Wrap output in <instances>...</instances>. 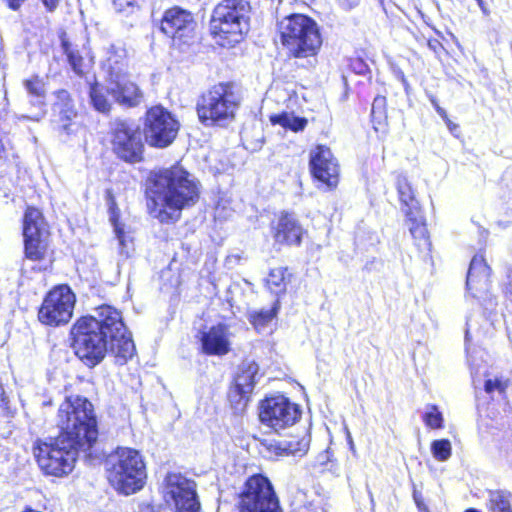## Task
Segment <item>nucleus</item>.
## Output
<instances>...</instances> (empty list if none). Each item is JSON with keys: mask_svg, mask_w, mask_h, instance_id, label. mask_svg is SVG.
I'll use <instances>...</instances> for the list:
<instances>
[{"mask_svg": "<svg viewBox=\"0 0 512 512\" xmlns=\"http://www.w3.org/2000/svg\"><path fill=\"white\" fill-rule=\"evenodd\" d=\"M7 2H8V6L11 9L17 10L25 2V0H7Z\"/></svg>", "mask_w": 512, "mask_h": 512, "instance_id": "obj_48", "label": "nucleus"}, {"mask_svg": "<svg viewBox=\"0 0 512 512\" xmlns=\"http://www.w3.org/2000/svg\"><path fill=\"white\" fill-rule=\"evenodd\" d=\"M26 258L32 261L43 259L47 249V230L40 210L28 207L23 222Z\"/></svg>", "mask_w": 512, "mask_h": 512, "instance_id": "obj_15", "label": "nucleus"}, {"mask_svg": "<svg viewBox=\"0 0 512 512\" xmlns=\"http://www.w3.org/2000/svg\"><path fill=\"white\" fill-rule=\"evenodd\" d=\"M258 370V364L253 360L246 359L240 365L234 385L228 393L229 401L235 410H243L247 405L249 396L254 389Z\"/></svg>", "mask_w": 512, "mask_h": 512, "instance_id": "obj_16", "label": "nucleus"}, {"mask_svg": "<svg viewBox=\"0 0 512 512\" xmlns=\"http://www.w3.org/2000/svg\"><path fill=\"white\" fill-rule=\"evenodd\" d=\"M251 6L247 0H222L213 10L210 30L216 43L233 47L249 30Z\"/></svg>", "mask_w": 512, "mask_h": 512, "instance_id": "obj_4", "label": "nucleus"}, {"mask_svg": "<svg viewBox=\"0 0 512 512\" xmlns=\"http://www.w3.org/2000/svg\"><path fill=\"white\" fill-rule=\"evenodd\" d=\"M53 113L57 118L60 129L69 133L72 120L77 116V110L70 93L67 90H58L54 93Z\"/></svg>", "mask_w": 512, "mask_h": 512, "instance_id": "obj_26", "label": "nucleus"}, {"mask_svg": "<svg viewBox=\"0 0 512 512\" xmlns=\"http://www.w3.org/2000/svg\"><path fill=\"white\" fill-rule=\"evenodd\" d=\"M48 12H54L61 0H40Z\"/></svg>", "mask_w": 512, "mask_h": 512, "instance_id": "obj_45", "label": "nucleus"}, {"mask_svg": "<svg viewBox=\"0 0 512 512\" xmlns=\"http://www.w3.org/2000/svg\"><path fill=\"white\" fill-rule=\"evenodd\" d=\"M431 103L439 116H441L442 118L447 117L446 111L442 107L439 106V104L435 98H433V97L431 98Z\"/></svg>", "mask_w": 512, "mask_h": 512, "instance_id": "obj_47", "label": "nucleus"}, {"mask_svg": "<svg viewBox=\"0 0 512 512\" xmlns=\"http://www.w3.org/2000/svg\"><path fill=\"white\" fill-rule=\"evenodd\" d=\"M287 268L277 267L270 270L266 279V285L271 293L275 295L282 294L286 291L287 286Z\"/></svg>", "mask_w": 512, "mask_h": 512, "instance_id": "obj_33", "label": "nucleus"}, {"mask_svg": "<svg viewBox=\"0 0 512 512\" xmlns=\"http://www.w3.org/2000/svg\"><path fill=\"white\" fill-rule=\"evenodd\" d=\"M6 403V396L3 386L0 384V406Z\"/></svg>", "mask_w": 512, "mask_h": 512, "instance_id": "obj_49", "label": "nucleus"}, {"mask_svg": "<svg viewBox=\"0 0 512 512\" xmlns=\"http://www.w3.org/2000/svg\"><path fill=\"white\" fill-rule=\"evenodd\" d=\"M491 269L487 265L483 255L476 254L469 266L466 286L469 291H486L490 282Z\"/></svg>", "mask_w": 512, "mask_h": 512, "instance_id": "obj_25", "label": "nucleus"}, {"mask_svg": "<svg viewBox=\"0 0 512 512\" xmlns=\"http://www.w3.org/2000/svg\"><path fill=\"white\" fill-rule=\"evenodd\" d=\"M424 423L432 429H440L443 427V416L435 405H429L423 414Z\"/></svg>", "mask_w": 512, "mask_h": 512, "instance_id": "obj_38", "label": "nucleus"}, {"mask_svg": "<svg viewBox=\"0 0 512 512\" xmlns=\"http://www.w3.org/2000/svg\"><path fill=\"white\" fill-rule=\"evenodd\" d=\"M484 388L487 393H491L494 390H499V391L504 390L501 381H499L498 379H495V380L487 379L485 381Z\"/></svg>", "mask_w": 512, "mask_h": 512, "instance_id": "obj_42", "label": "nucleus"}, {"mask_svg": "<svg viewBox=\"0 0 512 512\" xmlns=\"http://www.w3.org/2000/svg\"><path fill=\"white\" fill-rule=\"evenodd\" d=\"M89 85L90 102L93 108L100 113H108L111 110L112 104L106 96V89L104 90V88L98 84L95 78L94 82L89 83Z\"/></svg>", "mask_w": 512, "mask_h": 512, "instance_id": "obj_31", "label": "nucleus"}, {"mask_svg": "<svg viewBox=\"0 0 512 512\" xmlns=\"http://www.w3.org/2000/svg\"><path fill=\"white\" fill-rule=\"evenodd\" d=\"M200 341L204 354L223 356L230 351L229 328L221 323L212 326L201 333Z\"/></svg>", "mask_w": 512, "mask_h": 512, "instance_id": "obj_21", "label": "nucleus"}, {"mask_svg": "<svg viewBox=\"0 0 512 512\" xmlns=\"http://www.w3.org/2000/svg\"><path fill=\"white\" fill-rule=\"evenodd\" d=\"M240 512H282L270 481L262 475L247 479L239 500Z\"/></svg>", "mask_w": 512, "mask_h": 512, "instance_id": "obj_9", "label": "nucleus"}, {"mask_svg": "<svg viewBox=\"0 0 512 512\" xmlns=\"http://www.w3.org/2000/svg\"><path fill=\"white\" fill-rule=\"evenodd\" d=\"M141 0H113L114 8L119 13L130 14L139 7Z\"/></svg>", "mask_w": 512, "mask_h": 512, "instance_id": "obj_40", "label": "nucleus"}, {"mask_svg": "<svg viewBox=\"0 0 512 512\" xmlns=\"http://www.w3.org/2000/svg\"><path fill=\"white\" fill-rule=\"evenodd\" d=\"M126 57V50L122 46L110 44L105 49V55L101 60L105 83L128 74Z\"/></svg>", "mask_w": 512, "mask_h": 512, "instance_id": "obj_22", "label": "nucleus"}, {"mask_svg": "<svg viewBox=\"0 0 512 512\" xmlns=\"http://www.w3.org/2000/svg\"><path fill=\"white\" fill-rule=\"evenodd\" d=\"M272 230L273 238L278 244L289 246L301 244L304 229L292 213H281Z\"/></svg>", "mask_w": 512, "mask_h": 512, "instance_id": "obj_20", "label": "nucleus"}, {"mask_svg": "<svg viewBox=\"0 0 512 512\" xmlns=\"http://www.w3.org/2000/svg\"><path fill=\"white\" fill-rule=\"evenodd\" d=\"M278 309L279 301H276L271 309H261L259 311L250 312L248 314V319L254 328L260 331L276 317Z\"/></svg>", "mask_w": 512, "mask_h": 512, "instance_id": "obj_34", "label": "nucleus"}, {"mask_svg": "<svg viewBox=\"0 0 512 512\" xmlns=\"http://www.w3.org/2000/svg\"><path fill=\"white\" fill-rule=\"evenodd\" d=\"M487 509L489 512H512V494L506 490H490Z\"/></svg>", "mask_w": 512, "mask_h": 512, "instance_id": "obj_29", "label": "nucleus"}, {"mask_svg": "<svg viewBox=\"0 0 512 512\" xmlns=\"http://www.w3.org/2000/svg\"><path fill=\"white\" fill-rule=\"evenodd\" d=\"M396 189L401 203V210L405 216H411L420 211L419 202L416 199L415 191L404 175H398L396 179Z\"/></svg>", "mask_w": 512, "mask_h": 512, "instance_id": "obj_27", "label": "nucleus"}, {"mask_svg": "<svg viewBox=\"0 0 512 512\" xmlns=\"http://www.w3.org/2000/svg\"><path fill=\"white\" fill-rule=\"evenodd\" d=\"M282 45L296 58L314 56L322 45L319 26L304 14H291L278 22Z\"/></svg>", "mask_w": 512, "mask_h": 512, "instance_id": "obj_5", "label": "nucleus"}, {"mask_svg": "<svg viewBox=\"0 0 512 512\" xmlns=\"http://www.w3.org/2000/svg\"><path fill=\"white\" fill-rule=\"evenodd\" d=\"M180 124L162 106L150 108L145 115L144 136L146 142L156 148H166L176 139Z\"/></svg>", "mask_w": 512, "mask_h": 512, "instance_id": "obj_10", "label": "nucleus"}, {"mask_svg": "<svg viewBox=\"0 0 512 512\" xmlns=\"http://www.w3.org/2000/svg\"><path fill=\"white\" fill-rule=\"evenodd\" d=\"M106 91L120 105L136 107L143 101V92L130 79L129 74L106 83Z\"/></svg>", "mask_w": 512, "mask_h": 512, "instance_id": "obj_19", "label": "nucleus"}, {"mask_svg": "<svg viewBox=\"0 0 512 512\" xmlns=\"http://www.w3.org/2000/svg\"><path fill=\"white\" fill-rule=\"evenodd\" d=\"M122 328V316L109 305L95 309V314L81 317L71 328L72 348L87 366L100 363L108 351L109 329Z\"/></svg>", "mask_w": 512, "mask_h": 512, "instance_id": "obj_2", "label": "nucleus"}, {"mask_svg": "<svg viewBox=\"0 0 512 512\" xmlns=\"http://www.w3.org/2000/svg\"><path fill=\"white\" fill-rule=\"evenodd\" d=\"M309 448V440L303 437L300 440L282 441L276 446V454L279 456H303Z\"/></svg>", "mask_w": 512, "mask_h": 512, "instance_id": "obj_32", "label": "nucleus"}, {"mask_svg": "<svg viewBox=\"0 0 512 512\" xmlns=\"http://www.w3.org/2000/svg\"><path fill=\"white\" fill-rule=\"evenodd\" d=\"M399 78H400V81L405 85V87H407L408 86V82L406 80L405 75L402 72L400 73Z\"/></svg>", "mask_w": 512, "mask_h": 512, "instance_id": "obj_51", "label": "nucleus"}, {"mask_svg": "<svg viewBox=\"0 0 512 512\" xmlns=\"http://www.w3.org/2000/svg\"><path fill=\"white\" fill-rule=\"evenodd\" d=\"M111 485L120 493L129 495L140 490L146 478V469L140 453L132 448L121 447L106 461Z\"/></svg>", "mask_w": 512, "mask_h": 512, "instance_id": "obj_6", "label": "nucleus"}, {"mask_svg": "<svg viewBox=\"0 0 512 512\" xmlns=\"http://www.w3.org/2000/svg\"><path fill=\"white\" fill-rule=\"evenodd\" d=\"M386 98L384 96H377L374 98L371 109L372 121L380 124L386 118L385 113Z\"/></svg>", "mask_w": 512, "mask_h": 512, "instance_id": "obj_39", "label": "nucleus"}, {"mask_svg": "<svg viewBox=\"0 0 512 512\" xmlns=\"http://www.w3.org/2000/svg\"><path fill=\"white\" fill-rule=\"evenodd\" d=\"M239 101L231 83L214 85L203 93L197 103L199 120L205 125L230 122L235 117Z\"/></svg>", "mask_w": 512, "mask_h": 512, "instance_id": "obj_8", "label": "nucleus"}, {"mask_svg": "<svg viewBox=\"0 0 512 512\" xmlns=\"http://www.w3.org/2000/svg\"><path fill=\"white\" fill-rule=\"evenodd\" d=\"M409 231L411 236L416 242L417 246H427L428 242V232L426 225L424 223L423 217L421 215V211L413 213L411 216H406Z\"/></svg>", "mask_w": 512, "mask_h": 512, "instance_id": "obj_30", "label": "nucleus"}, {"mask_svg": "<svg viewBox=\"0 0 512 512\" xmlns=\"http://www.w3.org/2000/svg\"><path fill=\"white\" fill-rule=\"evenodd\" d=\"M163 495L175 512H199L196 484L180 473H169L164 479Z\"/></svg>", "mask_w": 512, "mask_h": 512, "instance_id": "obj_12", "label": "nucleus"}, {"mask_svg": "<svg viewBox=\"0 0 512 512\" xmlns=\"http://www.w3.org/2000/svg\"><path fill=\"white\" fill-rule=\"evenodd\" d=\"M150 182V214L162 223L177 221L180 211L199 198V183L178 165L156 172Z\"/></svg>", "mask_w": 512, "mask_h": 512, "instance_id": "obj_1", "label": "nucleus"}, {"mask_svg": "<svg viewBox=\"0 0 512 512\" xmlns=\"http://www.w3.org/2000/svg\"><path fill=\"white\" fill-rule=\"evenodd\" d=\"M260 421L275 431L292 426L300 417L298 406L283 395L267 397L261 402Z\"/></svg>", "mask_w": 512, "mask_h": 512, "instance_id": "obj_14", "label": "nucleus"}, {"mask_svg": "<svg viewBox=\"0 0 512 512\" xmlns=\"http://www.w3.org/2000/svg\"><path fill=\"white\" fill-rule=\"evenodd\" d=\"M413 497H414L416 506L420 512H429L428 507L424 504V502L420 499V497L416 494V492H414Z\"/></svg>", "mask_w": 512, "mask_h": 512, "instance_id": "obj_46", "label": "nucleus"}, {"mask_svg": "<svg viewBox=\"0 0 512 512\" xmlns=\"http://www.w3.org/2000/svg\"><path fill=\"white\" fill-rule=\"evenodd\" d=\"M476 1H477L478 6L480 7V9L483 11V13L487 14L488 11H487V9H486V7L484 5L483 0H476Z\"/></svg>", "mask_w": 512, "mask_h": 512, "instance_id": "obj_50", "label": "nucleus"}, {"mask_svg": "<svg viewBox=\"0 0 512 512\" xmlns=\"http://www.w3.org/2000/svg\"><path fill=\"white\" fill-rule=\"evenodd\" d=\"M431 453L437 461H447L452 454L451 442L448 439L434 440L431 443Z\"/></svg>", "mask_w": 512, "mask_h": 512, "instance_id": "obj_36", "label": "nucleus"}, {"mask_svg": "<svg viewBox=\"0 0 512 512\" xmlns=\"http://www.w3.org/2000/svg\"><path fill=\"white\" fill-rule=\"evenodd\" d=\"M195 27L192 14L179 7L167 10L161 21V31L173 39L186 41L191 37Z\"/></svg>", "mask_w": 512, "mask_h": 512, "instance_id": "obj_18", "label": "nucleus"}, {"mask_svg": "<svg viewBox=\"0 0 512 512\" xmlns=\"http://www.w3.org/2000/svg\"><path fill=\"white\" fill-rule=\"evenodd\" d=\"M270 121L273 124H279L284 128H288L294 132L301 131L305 128L307 120L304 118L297 117L291 113H281L272 115Z\"/></svg>", "mask_w": 512, "mask_h": 512, "instance_id": "obj_35", "label": "nucleus"}, {"mask_svg": "<svg viewBox=\"0 0 512 512\" xmlns=\"http://www.w3.org/2000/svg\"><path fill=\"white\" fill-rule=\"evenodd\" d=\"M80 446L66 436L46 441H37L33 454L40 469L47 475L62 477L72 472Z\"/></svg>", "mask_w": 512, "mask_h": 512, "instance_id": "obj_7", "label": "nucleus"}, {"mask_svg": "<svg viewBox=\"0 0 512 512\" xmlns=\"http://www.w3.org/2000/svg\"><path fill=\"white\" fill-rule=\"evenodd\" d=\"M108 206H109V219L114 228L115 236L119 242L120 253L128 254V243L131 242L129 232L126 231L125 225L119 222V208L115 202L114 197L108 194Z\"/></svg>", "mask_w": 512, "mask_h": 512, "instance_id": "obj_28", "label": "nucleus"}, {"mask_svg": "<svg viewBox=\"0 0 512 512\" xmlns=\"http://www.w3.org/2000/svg\"><path fill=\"white\" fill-rule=\"evenodd\" d=\"M60 436L89 450L98 437L97 420L90 401L81 396H70L59 406L57 415Z\"/></svg>", "mask_w": 512, "mask_h": 512, "instance_id": "obj_3", "label": "nucleus"}, {"mask_svg": "<svg viewBox=\"0 0 512 512\" xmlns=\"http://www.w3.org/2000/svg\"><path fill=\"white\" fill-rule=\"evenodd\" d=\"M109 351L118 365H124L136 354L135 344L130 335H127L126 327L122 322V328L116 332L114 325L109 329Z\"/></svg>", "mask_w": 512, "mask_h": 512, "instance_id": "obj_23", "label": "nucleus"}, {"mask_svg": "<svg viewBox=\"0 0 512 512\" xmlns=\"http://www.w3.org/2000/svg\"><path fill=\"white\" fill-rule=\"evenodd\" d=\"M61 46L72 71L78 76L87 75L93 67L94 57L89 55L86 47L83 45L82 49H79L65 38L61 39Z\"/></svg>", "mask_w": 512, "mask_h": 512, "instance_id": "obj_24", "label": "nucleus"}, {"mask_svg": "<svg viewBox=\"0 0 512 512\" xmlns=\"http://www.w3.org/2000/svg\"><path fill=\"white\" fill-rule=\"evenodd\" d=\"M466 330H465V349H466V353H467V357H468V362L470 363L471 366H473V363H472V355H471V352H470V324L469 322L467 321L466 323ZM477 373V371L474 369V367L471 368V374H472V377H473V382L474 384L476 383L475 381V374Z\"/></svg>", "mask_w": 512, "mask_h": 512, "instance_id": "obj_41", "label": "nucleus"}, {"mask_svg": "<svg viewBox=\"0 0 512 512\" xmlns=\"http://www.w3.org/2000/svg\"><path fill=\"white\" fill-rule=\"evenodd\" d=\"M351 66L357 74H365L368 70V66L361 59H355Z\"/></svg>", "mask_w": 512, "mask_h": 512, "instance_id": "obj_43", "label": "nucleus"}, {"mask_svg": "<svg viewBox=\"0 0 512 512\" xmlns=\"http://www.w3.org/2000/svg\"><path fill=\"white\" fill-rule=\"evenodd\" d=\"M340 7L346 11L355 8L359 4V0H337Z\"/></svg>", "mask_w": 512, "mask_h": 512, "instance_id": "obj_44", "label": "nucleus"}, {"mask_svg": "<svg viewBox=\"0 0 512 512\" xmlns=\"http://www.w3.org/2000/svg\"><path fill=\"white\" fill-rule=\"evenodd\" d=\"M310 169L313 176L328 188H334L339 181V165L331 150L318 145L310 152Z\"/></svg>", "mask_w": 512, "mask_h": 512, "instance_id": "obj_17", "label": "nucleus"}, {"mask_svg": "<svg viewBox=\"0 0 512 512\" xmlns=\"http://www.w3.org/2000/svg\"><path fill=\"white\" fill-rule=\"evenodd\" d=\"M24 86L28 94L36 98L35 102H33L34 105L43 104L45 89L43 81L40 78L34 77L32 79L25 80Z\"/></svg>", "mask_w": 512, "mask_h": 512, "instance_id": "obj_37", "label": "nucleus"}, {"mask_svg": "<svg viewBox=\"0 0 512 512\" xmlns=\"http://www.w3.org/2000/svg\"><path fill=\"white\" fill-rule=\"evenodd\" d=\"M76 297L68 285H59L45 296L38 312L41 323L49 326L66 324L72 317Z\"/></svg>", "mask_w": 512, "mask_h": 512, "instance_id": "obj_11", "label": "nucleus"}, {"mask_svg": "<svg viewBox=\"0 0 512 512\" xmlns=\"http://www.w3.org/2000/svg\"><path fill=\"white\" fill-rule=\"evenodd\" d=\"M112 144L117 156L126 162L142 159L143 143L139 127L132 121L117 119L112 123Z\"/></svg>", "mask_w": 512, "mask_h": 512, "instance_id": "obj_13", "label": "nucleus"}]
</instances>
